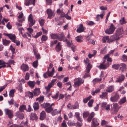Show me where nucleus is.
I'll list each match as a JSON object with an SVG mask.
<instances>
[{"label": "nucleus", "mask_w": 127, "mask_h": 127, "mask_svg": "<svg viewBox=\"0 0 127 127\" xmlns=\"http://www.w3.org/2000/svg\"><path fill=\"white\" fill-rule=\"evenodd\" d=\"M120 96V95L119 94L115 93L114 95L111 96L110 98V100L113 102H117L119 99Z\"/></svg>", "instance_id": "f257e3e1"}, {"label": "nucleus", "mask_w": 127, "mask_h": 127, "mask_svg": "<svg viewBox=\"0 0 127 127\" xmlns=\"http://www.w3.org/2000/svg\"><path fill=\"white\" fill-rule=\"evenodd\" d=\"M110 27L109 29H107L105 31L106 33L108 34H110L113 33L116 28L115 27L113 24H111Z\"/></svg>", "instance_id": "f03ea898"}, {"label": "nucleus", "mask_w": 127, "mask_h": 127, "mask_svg": "<svg viewBox=\"0 0 127 127\" xmlns=\"http://www.w3.org/2000/svg\"><path fill=\"white\" fill-rule=\"evenodd\" d=\"M105 60H104L102 63L100 64V65L97 66V67L100 69H105L108 67L110 64L108 62L105 64Z\"/></svg>", "instance_id": "7ed1b4c3"}, {"label": "nucleus", "mask_w": 127, "mask_h": 127, "mask_svg": "<svg viewBox=\"0 0 127 127\" xmlns=\"http://www.w3.org/2000/svg\"><path fill=\"white\" fill-rule=\"evenodd\" d=\"M75 81L74 82V86L75 87H76V86H79L81 83H83L84 82V80L81 78L76 79Z\"/></svg>", "instance_id": "20e7f679"}, {"label": "nucleus", "mask_w": 127, "mask_h": 127, "mask_svg": "<svg viewBox=\"0 0 127 127\" xmlns=\"http://www.w3.org/2000/svg\"><path fill=\"white\" fill-rule=\"evenodd\" d=\"M92 67V65L90 64H88L86 67V69L85 71L86 73L83 77L85 78L89 76V74L88 73H89Z\"/></svg>", "instance_id": "39448f33"}, {"label": "nucleus", "mask_w": 127, "mask_h": 127, "mask_svg": "<svg viewBox=\"0 0 127 127\" xmlns=\"http://www.w3.org/2000/svg\"><path fill=\"white\" fill-rule=\"evenodd\" d=\"M119 36H118V35L115 33V35H112L111 36L109 39V40L108 41V43H110V42H112L115 40H118L120 38V37H119Z\"/></svg>", "instance_id": "423d86ee"}, {"label": "nucleus", "mask_w": 127, "mask_h": 127, "mask_svg": "<svg viewBox=\"0 0 127 127\" xmlns=\"http://www.w3.org/2000/svg\"><path fill=\"white\" fill-rule=\"evenodd\" d=\"M95 37L94 35L92 33H91L87 37L86 39L89 42L94 44H95V42L92 39L94 38Z\"/></svg>", "instance_id": "0eeeda50"}, {"label": "nucleus", "mask_w": 127, "mask_h": 127, "mask_svg": "<svg viewBox=\"0 0 127 127\" xmlns=\"http://www.w3.org/2000/svg\"><path fill=\"white\" fill-rule=\"evenodd\" d=\"M46 12L48 15V18L51 19L54 17L55 16V14L51 9H47L46 10Z\"/></svg>", "instance_id": "6e6552de"}, {"label": "nucleus", "mask_w": 127, "mask_h": 127, "mask_svg": "<svg viewBox=\"0 0 127 127\" xmlns=\"http://www.w3.org/2000/svg\"><path fill=\"white\" fill-rule=\"evenodd\" d=\"M28 20L30 27H32L33 25L35 23V21L33 20L32 18V16L30 14L28 18Z\"/></svg>", "instance_id": "1a4fd4ad"}, {"label": "nucleus", "mask_w": 127, "mask_h": 127, "mask_svg": "<svg viewBox=\"0 0 127 127\" xmlns=\"http://www.w3.org/2000/svg\"><path fill=\"white\" fill-rule=\"evenodd\" d=\"M58 39L60 41H67V39L65 38V35L63 33H61L58 35Z\"/></svg>", "instance_id": "9d476101"}, {"label": "nucleus", "mask_w": 127, "mask_h": 127, "mask_svg": "<svg viewBox=\"0 0 127 127\" xmlns=\"http://www.w3.org/2000/svg\"><path fill=\"white\" fill-rule=\"evenodd\" d=\"M5 114L7 115L8 117L9 118H11L13 116L12 112L10 110L6 109H4Z\"/></svg>", "instance_id": "9b49d317"}, {"label": "nucleus", "mask_w": 127, "mask_h": 127, "mask_svg": "<svg viewBox=\"0 0 127 127\" xmlns=\"http://www.w3.org/2000/svg\"><path fill=\"white\" fill-rule=\"evenodd\" d=\"M99 125V123L98 122L96 119L95 118H93L91 123V127H96Z\"/></svg>", "instance_id": "f8f14e48"}, {"label": "nucleus", "mask_w": 127, "mask_h": 127, "mask_svg": "<svg viewBox=\"0 0 127 127\" xmlns=\"http://www.w3.org/2000/svg\"><path fill=\"white\" fill-rule=\"evenodd\" d=\"M110 105H107V103L106 102H103L101 104V107L102 108H104L107 111L110 110Z\"/></svg>", "instance_id": "ddd939ff"}, {"label": "nucleus", "mask_w": 127, "mask_h": 127, "mask_svg": "<svg viewBox=\"0 0 127 127\" xmlns=\"http://www.w3.org/2000/svg\"><path fill=\"white\" fill-rule=\"evenodd\" d=\"M125 77L124 75H120L117 78L116 80V82H121L123 81L125 79Z\"/></svg>", "instance_id": "4468645a"}, {"label": "nucleus", "mask_w": 127, "mask_h": 127, "mask_svg": "<svg viewBox=\"0 0 127 127\" xmlns=\"http://www.w3.org/2000/svg\"><path fill=\"white\" fill-rule=\"evenodd\" d=\"M113 109L114 111V113L116 114L118 110V105L117 103H113Z\"/></svg>", "instance_id": "2eb2a0df"}, {"label": "nucleus", "mask_w": 127, "mask_h": 127, "mask_svg": "<svg viewBox=\"0 0 127 127\" xmlns=\"http://www.w3.org/2000/svg\"><path fill=\"white\" fill-rule=\"evenodd\" d=\"M5 35L8 37L12 41L16 39V36L14 34H11L6 33L5 34Z\"/></svg>", "instance_id": "dca6fc26"}, {"label": "nucleus", "mask_w": 127, "mask_h": 127, "mask_svg": "<svg viewBox=\"0 0 127 127\" xmlns=\"http://www.w3.org/2000/svg\"><path fill=\"white\" fill-rule=\"evenodd\" d=\"M124 31L122 27H121L118 28L116 32V33L118 35V36L122 34L123 33Z\"/></svg>", "instance_id": "f3484780"}, {"label": "nucleus", "mask_w": 127, "mask_h": 127, "mask_svg": "<svg viewBox=\"0 0 127 127\" xmlns=\"http://www.w3.org/2000/svg\"><path fill=\"white\" fill-rule=\"evenodd\" d=\"M21 69L24 72L28 71L29 70V67L28 65L25 64H23L21 66Z\"/></svg>", "instance_id": "a211bd4d"}, {"label": "nucleus", "mask_w": 127, "mask_h": 127, "mask_svg": "<svg viewBox=\"0 0 127 127\" xmlns=\"http://www.w3.org/2000/svg\"><path fill=\"white\" fill-rule=\"evenodd\" d=\"M120 65L121 66L120 68V70L122 72L126 71L127 69L126 65L124 63H121Z\"/></svg>", "instance_id": "6ab92c4d"}, {"label": "nucleus", "mask_w": 127, "mask_h": 127, "mask_svg": "<svg viewBox=\"0 0 127 127\" xmlns=\"http://www.w3.org/2000/svg\"><path fill=\"white\" fill-rule=\"evenodd\" d=\"M84 30L83 26L82 24H80L79 26V28L77 30V32L78 33L83 32Z\"/></svg>", "instance_id": "aec40b11"}, {"label": "nucleus", "mask_w": 127, "mask_h": 127, "mask_svg": "<svg viewBox=\"0 0 127 127\" xmlns=\"http://www.w3.org/2000/svg\"><path fill=\"white\" fill-rule=\"evenodd\" d=\"M114 90V87L113 86H111L108 87L106 89V91L109 93H111Z\"/></svg>", "instance_id": "412c9836"}, {"label": "nucleus", "mask_w": 127, "mask_h": 127, "mask_svg": "<svg viewBox=\"0 0 127 127\" xmlns=\"http://www.w3.org/2000/svg\"><path fill=\"white\" fill-rule=\"evenodd\" d=\"M34 96H36L39 95L40 93V89L39 88H35L33 91Z\"/></svg>", "instance_id": "4be33fe9"}, {"label": "nucleus", "mask_w": 127, "mask_h": 127, "mask_svg": "<svg viewBox=\"0 0 127 127\" xmlns=\"http://www.w3.org/2000/svg\"><path fill=\"white\" fill-rule=\"evenodd\" d=\"M31 120H35L37 119L36 115L34 113H32L30 115Z\"/></svg>", "instance_id": "5701e85b"}, {"label": "nucleus", "mask_w": 127, "mask_h": 127, "mask_svg": "<svg viewBox=\"0 0 127 127\" xmlns=\"http://www.w3.org/2000/svg\"><path fill=\"white\" fill-rule=\"evenodd\" d=\"M46 114L45 112L44 111H43L40 113V119L41 120H43L46 117Z\"/></svg>", "instance_id": "b1692460"}, {"label": "nucleus", "mask_w": 127, "mask_h": 127, "mask_svg": "<svg viewBox=\"0 0 127 127\" xmlns=\"http://www.w3.org/2000/svg\"><path fill=\"white\" fill-rule=\"evenodd\" d=\"M60 42H59L56 45L55 49L57 51H59L61 50L62 46Z\"/></svg>", "instance_id": "393cba45"}, {"label": "nucleus", "mask_w": 127, "mask_h": 127, "mask_svg": "<svg viewBox=\"0 0 127 127\" xmlns=\"http://www.w3.org/2000/svg\"><path fill=\"white\" fill-rule=\"evenodd\" d=\"M80 113L78 112H76L75 113V116L76 117V118L79 121L82 122V120L79 116Z\"/></svg>", "instance_id": "a878e982"}, {"label": "nucleus", "mask_w": 127, "mask_h": 127, "mask_svg": "<svg viewBox=\"0 0 127 127\" xmlns=\"http://www.w3.org/2000/svg\"><path fill=\"white\" fill-rule=\"evenodd\" d=\"M95 115L94 113V112H92L90 115L87 119L88 121L90 122L92 118L94 117Z\"/></svg>", "instance_id": "bb28decb"}, {"label": "nucleus", "mask_w": 127, "mask_h": 127, "mask_svg": "<svg viewBox=\"0 0 127 127\" xmlns=\"http://www.w3.org/2000/svg\"><path fill=\"white\" fill-rule=\"evenodd\" d=\"M26 106L24 104H23L19 108L20 111L22 112H24V110H26Z\"/></svg>", "instance_id": "cd10ccee"}, {"label": "nucleus", "mask_w": 127, "mask_h": 127, "mask_svg": "<svg viewBox=\"0 0 127 127\" xmlns=\"http://www.w3.org/2000/svg\"><path fill=\"white\" fill-rule=\"evenodd\" d=\"M34 109V110H37L38 109L39 107V105L38 103V102H35L33 105Z\"/></svg>", "instance_id": "c85d7f7f"}, {"label": "nucleus", "mask_w": 127, "mask_h": 127, "mask_svg": "<svg viewBox=\"0 0 127 127\" xmlns=\"http://www.w3.org/2000/svg\"><path fill=\"white\" fill-rule=\"evenodd\" d=\"M28 84L30 87L33 88L35 86V83L34 81H29L28 82Z\"/></svg>", "instance_id": "c756f323"}, {"label": "nucleus", "mask_w": 127, "mask_h": 127, "mask_svg": "<svg viewBox=\"0 0 127 127\" xmlns=\"http://www.w3.org/2000/svg\"><path fill=\"white\" fill-rule=\"evenodd\" d=\"M55 69L54 67H53L52 69V71L51 72H50V71L48 72V70L47 72V75L49 76H51L53 75Z\"/></svg>", "instance_id": "7c9ffc66"}, {"label": "nucleus", "mask_w": 127, "mask_h": 127, "mask_svg": "<svg viewBox=\"0 0 127 127\" xmlns=\"http://www.w3.org/2000/svg\"><path fill=\"white\" fill-rule=\"evenodd\" d=\"M53 110V108L51 107V106H49L45 109L46 112L47 113H49L51 112Z\"/></svg>", "instance_id": "2f4dec72"}, {"label": "nucleus", "mask_w": 127, "mask_h": 127, "mask_svg": "<svg viewBox=\"0 0 127 127\" xmlns=\"http://www.w3.org/2000/svg\"><path fill=\"white\" fill-rule=\"evenodd\" d=\"M52 86L51 84L49 83L48 86L45 87V88L46 89L47 93L49 92H50L51 88L52 87Z\"/></svg>", "instance_id": "473e14b6"}, {"label": "nucleus", "mask_w": 127, "mask_h": 127, "mask_svg": "<svg viewBox=\"0 0 127 127\" xmlns=\"http://www.w3.org/2000/svg\"><path fill=\"white\" fill-rule=\"evenodd\" d=\"M119 22L120 24L121 25L125 24L127 23V22L125 19L124 17L121 18V19L119 20Z\"/></svg>", "instance_id": "72a5a7b5"}, {"label": "nucleus", "mask_w": 127, "mask_h": 127, "mask_svg": "<svg viewBox=\"0 0 127 127\" xmlns=\"http://www.w3.org/2000/svg\"><path fill=\"white\" fill-rule=\"evenodd\" d=\"M109 40V36H105L103 37L102 39V42L103 43H105L107 41V42L108 43V41Z\"/></svg>", "instance_id": "f704fd0d"}, {"label": "nucleus", "mask_w": 127, "mask_h": 127, "mask_svg": "<svg viewBox=\"0 0 127 127\" xmlns=\"http://www.w3.org/2000/svg\"><path fill=\"white\" fill-rule=\"evenodd\" d=\"M61 112V110L58 111L56 109L53 110V111L52 113V115L54 116L58 113H60Z\"/></svg>", "instance_id": "c9c22d12"}, {"label": "nucleus", "mask_w": 127, "mask_h": 127, "mask_svg": "<svg viewBox=\"0 0 127 127\" xmlns=\"http://www.w3.org/2000/svg\"><path fill=\"white\" fill-rule=\"evenodd\" d=\"M126 101V98L125 97H124L123 98L120 99L119 102V103L121 105L124 103H125Z\"/></svg>", "instance_id": "e433bc0d"}, {"label": "nucleus", "mask_w": 127, "mask_h": 127, "mask_svg": "<svg viewBox=\"0 0 127 127\" xmlns=\"http://www.w3.org/2000/svg\"><path fill=\"white\" fill-rule=\"evenodd\" d=\"M104 59H107V61L108 62H111L112 60L111 58H110L109 56V54H107L104 57Z\"/></svg>", "instance_id": "4c0bfd02"}, {"label": "nucleus", "mask_w": 127, "mask_h": 127, "mask_svg": "<svg viewBox=\"0 0 127 127\" xmlns=\"http://www.w3.org/2000/svg\"><path fill=\"white\" fill-rule=\"evenodd\" d=\"M10 42V41L7 40L6 39H3L2 40L3 44L5 45H8Z\"/></svg>", "instance_id": "58836bf2"}, {"label": "nucleus", "mask_w": 127, "mask_h": 127, "mask_svg": "<svg viewBox=\"0 0 127 127\" xmlns=\"http://www.w3.org/2000/svg\"><path fill=\"white\" fill-rule=\"evenodd\" d=\"M51 38L53 39L58 38V34H56L52 33L50 34Z\"/></svg>", "instance_id": "ea45409f"}, {"label": "nucleus", "mask_w": 127, "mask_h": 127, "mask_svg": "<svg viewBox=\"0 0 127 127\" xmlns=\"http://www.w3.org/2000/svg\"><path fill=\"white\" fill-rule=\"evenodd\" d=\"M15 91L14 90L12 89L10 91L9 96L10 97H13L14 96Z\"/></svg>", "instance_id": "a19ab883"}, {"label": "nucleus", "mask_w": 127, "mask_h": 127, "mask_svg": "<svg viewBox=\"0 0 127 127\" xmlns=\"http://www.w3.org/2000/svg\"><path fill=\"white\" fill-rule=\"evenodd\" d=\"M101 78H96L95 79H94L93 81V82L94 83V85L96 83L98 82H99L101 81Z\"/></svg>", "instance_id": "79ce46f5"}, {"label": "nucleus", "mask_w": 127, "mask_h": 127, "mask_svg": "<svg viewBox=\"0 0 127 127\" xmlns=\"http://www.w3.org/2000/svg\"><path fill=\"white\" fill-rule=\"evenodd\" d=\"M26 96H28L29 98H32L33 97V94L30 92H28L26 93Z\"/></svg>", "instance_id": "37998d69"}, {"label": "nucleus", "mask_w": 127, "mask_h": 127, "mask_svg": "<svg viewBox=\"0 0 127 127\" xmlns=\"http://www.w3.org/2000/svg\"><path fill=\"white\" fill-rule=\"evenodd\" d=\"M83 37L81 36H78L76 37V39L78 42H81L82 41Z\"/></svg>", "instance_id": "c03bdc74"}, {"label": "nucleus", "mask_w": 127, "mask_h": 127, "mask_svg": "<svg viewBox=\"0 0 127 127\" xmlns=\"http://www.w3.org/2000/svg\"><path fill=\"white\" fill-rule=\"evenodd\" d=\"M50 105V104L48 103H44L42 104L41 106L43 108H46Z\"/></svg>", "instance_id": "a18cd8bd"}, {"label": "nucleus", "mask_w": 127, "mask_h": 127, "mask_svg": "<svg viewBox=\"0 0 127 127\" xmlns=\"http://www.w3.org/2000/svg\"><path fill=\"white\" fill-rule=\"evenodd\" d=\"M100 90L99 89H96L94 91H92V94L93 95H95V94H97L100 92Z\"/></svg>", "instance_id": "49530a36"}, {"label": "nucleus", "mask_w": 127, "mask_h": 127, "mask_svg": "<svg viewBox=\"0 0 127 127\" xmlns=\"http://www.w3.org/2000/svg\"><path fill=\"white\" fill-rule=\"evenodd\" d=\"M107 95L106 92H103L102 93L101 95H100V97L101 98H105Z\"/></svg>", "instance_id": "de8ad7c7"}, {"label": "nucleus", "mask_w": 127, "mask_h": 127, "mask_svg": "<svg viewBox=\"0 0 127 127\" xmlns=\"http://www.w3.org/2000/svg\"><path fill=\"white\" fill-rule=\"evenodd\" d=\"M32 0H26L25 2V4L27 6H29L31 4Z\"/></svg>", "instance_id": "09e8293b"}, {"label": "nucleus", "mask_w": 127, "mask_h": 127, "mask_svg": "<svg viewBox=\"0 0 127 127\" xmlns=\"http://www.w3.org/2000/svg\"><path fill=\"white\" fill-rule=\"evenodd\" d=\"M17 114L18 117L20 119H23L24 117V115L22 113H18Z\"/></svg>", "instance_id": "8fccbe9b"}, {"label": "nucleus", "mask_w": 127, "mask_h": 127, "mask_svg": "<svg viewBox=\"0 0 127 127\" xmlns=\"http://www.w3.org/2000/svg\"><path fill=\"white\" fill-rule=\"evenodd\" d=\"M89 113L88 112H85L83 114V116L84 118L87 117L89 115Z\"/></svg>", "instance_id": "3c124183"}, {"label": "nucleus", "mask_w": 127, "mask_h": 127, "mask_svg": "<svg viewBox=\"0 0 127 127\" xmlns=\"http://www.w3.org/2000/svg\"><path fill=\"white\" fill-rule=\"evenodd\" d=\"M38 61L36 60L33 62L32 63L33 66L35 68L37 66Z\"/></svg>", "instance_id": "603ef678"}, {"label": "nucleus", "mask_w": 127, "mask_h": 127, "mask_svg": "<svg viewBox=\"0 0 127 127\" xmlns=\"http://www.w3.org/2000/svg\"><path fill=\"white\" fill-rule=\"evenodd\" d=\"M44 19H40L39 20V21L41 26H42L43 25L44 23Z\"/></svg>", "instance_id": "864d4df0"}, {"label": "nucleus", "mask_w": 127, "mask_h": 127, "mask_svg": "<svg viewBox=\"0 0 127 127\" xmlns=\"http://www.w3.org/2000/svg\"><path fill=\"white\" fill-rule=\"evenodd\" d=\"M121 60L123 61H124L126 62L127 61V56L125 55H123L122 58Z\"/></svg>", "instance_id": "5fc2aeb1"}, {"label": "nucleus", "mask_w": 127, "mask_h": 127, "mask_svg": "<svg viewBox=\"0 0 127 127\" xmlns=\"http://www.w3.org/2000/svg\"><path fill=\"white\" fill-rule=\"evenodd\" d=\"M47 39V36L45 35H43L41 39V40L42 41H45Z\"/></svg>", "instance_id": "6e6d98bb"}, {"label": "nucleus", "mask_w": 127, "mask_h": 127, "mask_svg": "<svg viewBox=\"0 0 127 127\" xmlns=\"http://www.w3.org/2000/svg\"><path fill=\"white\" fill-rule=\"evenodd\" d=\"M119 66L120 65L119 64H114L112 66V67L115 69H118Z\"/></svg>", "instance_id": "4d7b16f0"}, {"label": "nucleus", "mask_w": 127, "mask_h": 127, "mask_svg": "<svg viewBox=\"0 0 127 127\" xmlns=\"http://www.w3.org/2000/svg\"><path fill=\"white\" fill-rule=\"evenodd\" d=\"M42 34V32H39L37 33L34 36V37L35 38H36L39 36H40Z\"/></svg>", "instance_id": "13d9d810"}, {"label": "nucleus", "mask_w": 127, "mask_h": 127, "mask_svg": "<svg viewBox=\"0 0 127 127\" xmlns=\"http://www.w3.org/2000/svg\"><path fill=\"white\" fill-rule=\"evenodd\" d=\"M94 102V100L93 99L91 100H90L88 103V104L89 106L90 107L92 106V104Z\"/></svg>", "instance_id": "bf43d9fd"}, {"label": "nucleus", "mask_w": 127, "mask_h": 127, "mask_svg": "<svg viewBox=\"0 0 127 127\" xmlns=\"http://www.w3.org/2000/svg\"><path fill=\"white\" fill-rule=\"evenodd\" d=\"M8 20H9L8 19H6L5 18H3L2 21L1 22V23H2L3 25H5V23L4 22L5 21L6 23L8 21Z\"/></svg>", "instance_id": "052dcab7"}, {"label": "nucleus", "mask_w": 127, "mask_h": 127, "mask_svg": "<svg viewBox=\"0 0 127 127\" xmlns=\"http://www.w3.org/2000/svg\"><path fill=\"white\" fill-rule=\"evenodd\" d=\"M44 99V97L43 96H41L40 97L37 98L36 99V100L38 101L39 102H41L43 101Z\"/></svg>", "instance_id": "680f3d73"}, {"label": "nucleus", "mask_w": 127, "mask_h": 127, "mask_svg": "<svg viewBox=\"0 0 127 127\" xmlns=\"http://www.w3.org/2000/svg\"><path fill=\"white\" fill-rule=\"evenodd\" d=\"M108 122L104 120H102L101 121V125L103 126L107 124Z\"/></svg>", "instance_id": "e2e57ef3"}, {"label": "nucleus", "mask_w": 127, "mask_h": 127, "mask_svg": "<svg viewBox=\"0 0 127 127\" xmlns=\"http://www.w3.org/2000/svg\"><path fill=\"white\" fill-rule=\"evenodd\" d=\"M13 42L15 43L17 46L19 45L20 44V41L16 40L15 39L13 41Z\"/></svg>", "instance_id": "0e129e2a"}, {"label": "nucleus", "mask_w": 127, "mask_h": 127, "mask_svg": "<svg viewBox=\"0 0 127 127\" xmlns=\"http://www.w3.org/2000/svg\"><path fill=\"white\" fill-rule=\"evenodd\" d=\"M30 75L29 73H26L25 76V79L27 80L29 79Z\"/></svg>", "instance_id": "69168bd1"}, {"label": "nucleus", "mask_w": 127, "mask_h": 127, "mask_svg": "<svg viewBox=\"0 0 127 127\" xmlns=\"http://www.w3.org/2000/svg\"><path fill=\"white\" fill-rule=\"evenodd\" d=\"M56 80H57L56 79H55L52 80L51 81V82L50 83H49V84H51V85L52 86H53L54 84V83L56 81Z\"/></svg>", "instance_id": "338daca9"}, {"label": "nucleus", "mask_w": 127, "mask_h": 127, "mask_svg": "<svg viewBox=\"0 0 127 127\" xmlns=\"http://www.w3.org/2000/svg\"><path fill=\"white\" fill-rule=\"evenodd\" d=\"M28 28L27 29V30L29 31L30 33H32L33 31V30L31 28Z\"/></svg>", "instance_id": "774afa93"}]
</instances>
